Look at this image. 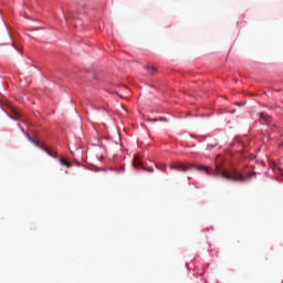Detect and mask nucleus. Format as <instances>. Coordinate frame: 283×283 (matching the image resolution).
<instances>
[{
    "instance_id": "6",
    "label": "nucleus",
    "mask_w": 283,
    "mask_h": 283,
    "mask_svg": "<svg viewBox=\"0 0 283 283\" xmlns=\"http://www.w3.org/2000/svg\"><path fill=\"white\" fill-rule=\"evenodd\" d=\"M156 169L163 171L164 174H167V165H156Z\"/></svg>"
},
{
    "instance_id": "13",
    "label": "nucleus",
    "mask_w": 283,
    "mask_h": 283,
    "mask_svg": "<svg viewBox=\"0 0 283 283\" xmlns=\"http://www.w3.org/2000/svg\"><path fill=\"white\" fill-rule=\"evenodd\" d=\"M69 19H70L69 17L65 18L66 21H69Z\"/></svg>"
},
{
    "instance_id": "8",
    "label": "nucleus",
    "mask_w": 283,
    "mask_h": 283,
    "mask_svg": "<svg viewBox=\"0 0 283 283\" xmlns=\"http://www.w3.org/2000/svg\"><path fill=\"white\" fill-rule=\"evenodd\" d=\"M60 165H62V167H67V168L72 167V165L69 164V161L65 159H60Z\"/></svg>"
},
{
    "instance_id": "11",
    "label": "nucleus",
    "mask_w": 283,
    "mask_h": 283,
    "mask_svg": "<svg viewBox=\"0 0 283 283\" xmlns=\"http://www.w3.org/2000/svg\"><path fill=\"white\" fill-rule=\"evenodd\" d=\"M159 120H161L163 123H167V118L165 117H160Z\"/></svg>"
},
{
    "instance_id": "1",
    "label": "nucleus",
    "mask_w": 283,
    "mask_h": 283,
    "mask_svg": "<svg viewBox=\"0 0 283 283\" xmlns=\"http://www.w3.org/2000/svg\"><path fill=\"white\" fill-rule=\"evenodd\" d=\"M198 169L199 171H205L207 176H217L219 178H224L226 180H231L232 182H247L248 178L242 175V172L238 171L237 169H221L220 166H216L214 169L205 167V166H193L186 164L178 163L171 164L170 169H176L177 171H189V169Z\"/></svg>"
},
{
    "instance_id": "4",
    "label": "nucleus",
    "mask_w": 283,
    "mask_h": 283,
    "mask_svg": "<svg viewBox=\"0 0 283 283\" xmlns=\"http://www.w3.org/2000/svg\"><path fill=\"white\" fill-rule=\"evenodd\" d=\"M260 122L262 125H271V116L265 113L260 114Z\"/></svg>"
},
{
    "instance_id": "3",
    "label": "nucleus",
    "mask_w": 283,
    "mask_h": 283,
    "mask_svg": "<svg viewBox=\"0 0 283 283\" xmlns=\"http://www.w3.org/2000/svg\"><path fill=\"white\" fill-rule=\"evenodd\" d=\"M39 148L42 151H45V154H48L52 158H56V156H57V153L55 150L50 149V147H48V145H45V144L40 145Z\"/></svg>"
},
{
    "instance_id": "9",
    "label": "nucleus",
    "mask_w": 283,
    "mask_h": 283,
    "mask_svg": "<svg viewBox=\"0 0 283 283\" xmlns=\"http://www.w3.org/2000/svg\"><path fill=\"white\" fill-rule=\"evenodd\" d=\"M144 171H148L149 174H154V168H143Z\"/></svg>"
},
{
    "instance_id": "10",
    "label": "nucleus",
    "mask_w": 283,
    "mask_h": 283,
    "mask_svg": "<svg viewBox=\"0 0 283 283\" xmlns=\"http://www.w3.org/2000/svg\"><path fill=\"white\" fill-rule=\"evenodd\" d=\"M150 123H157L158 118H154V119H148Z\"/></svg>"
},
{
    "instance_id": "7",
    "label": "nucleus",
    "mask_w": 283,
    "mask_h": 283,
    "mask_svg": "<svg viewBox=\"0 0 283 283\" xmlns=\"http://www.w3.org/2000/svg\"><path fill=\"white\" fill-rule=\"evenodd\" d=\"M146 70L149 72V74H156L158 70L154 66H146Z\"/></svg>"
},
{
    "instance_id": "12",
    "label": "nucleus",
    "mask_w": 283,
    "mask_h": 283,
    "mask_svg": "<svg viewBox=\"0 0 283 283\" xmlns=\"http://www.w3.org/2000/svg\"><path fill=\"white\" fill-rule=\"evenodd\" d=\"M133 165H134V167H138V161L134 160Z\"/></svg>"
},
{
    "instance_id": "2",
    "label": "nucleus",
    "mask_w": 283,
    "mask_h": 283,
    "mask_svg": "<svg viewBox=\"0 0 283 283\" xmlns=\"http://www.w3.org/2000/svg\"><path fill=\"white\" fill-rule=\"evenodd\" d=\"M8 107L11 109L12 115L8 114L9 118L11 120H19L21 118L22 114L21 111H19L17 107L12 106V104H8Z\"/></svg>"
},
{
    "instance_id": "5",
    "label": "nucleus",
    "mask_w": 283,
    "mask_h": 283,
    "mask_svg": "<svg viewBox=\"0 0 283 283\" xmlns=\"http://www.w3.org/2000/svg\"><path fill=\"white\" fill-rule=\"evenodd\" d=\"M21 132H23V134H25L28 140H30V143H32L33 145H36V147H39L40 145H42V144H40L39 142L34 140V138H32V137L30 136V134L25 133V129H24L23 127H21Z\"/></svg>"
}]
</instances>
